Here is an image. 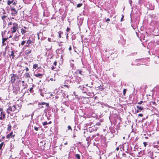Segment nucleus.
Wrapping results in <instances>:
<instances>
[{"mask_svg": "<svg viewBox=\"0 0 159 159\" xmlns=\"http://www.w3.org/2000/svg\"><path fill=\"white\" fill-rule=\"evenodd\" d=\"M116 150L117 151L119 150V148L118 147H117L116 148Z\"/></svg>", "mask_w": 159, "mask_h": 159, "instance_id": "obj_53", "label": "nucleus"}, {"mask_svg": "<svg viewBox=\"0 0 159 159\" xmlns=\"http://www.w3.org/2000/svg\"><path fill=\"white\" fill-rule=\"evenodd\" d=\"M38 39H39V36H38Z\"/></svg>", "mask_w": 159, "mask_h": 159, "instance_id": "obj_64", "label": "nucleus"}, {"mask_svg": "<svg viewBox=\"0 0 159 159\" xmlns=\"http://www.w3.org/2000/svg\"><path fill=\"white\" fill-rule=\"evenodd\" d=\"M16 75L13 74L11 76V83H13L15 82L16 80Z\"/></svg>", "mask_w": 159, "mask_h": 159, "instance_id": "obj_6", "label": "nucleus"}, {"mask_svg": "<svg viewBox=\"0 0 159 159\" xmlns=\"http://www.w3.org/2000/svg\"><path fill=\"white\" fill-rule=\"evenodd\" d=\"M61 33L60 32L59 33V37L60 38H61Z\"/></svg>", "mask_w": 159, "mask_h": 159, "instance_id": "obj_42", "label": "nucleus"}, {"mask_svg": "<svg viewBox=\"0 0 159 159\" xmlns=\"http://www.w3.org/2000/svg\"><path fill=\"white\" fill-rule=\"evenodd\" d=\"M11 11H12L11 14L13 16H15L17 14V12L16 10L15 9V8H11Z\"/></svg>", "mask_w": 159, "mask_h": 159, "instance_id": "obj_7", "label": "nucleus"}, {"mask_svg": "<svg viewBox=\"0 0 159 159\" xmlns=\"http://www.w3.org/2000/svg\"><path fill=\"white\" fill-rule=\"evenodd\" d=\"M50 95H51V96H52V94H50Z\"/></svg>", "mask_w": 159, "mask_h": 159, "instance_id": "obj_61", "label": "nucleus"}, {"mask_svg": "<svg viewBox=\"0 0 159 159\" xmlns=\"http://www.w3.org/2000/svg\"><path fill=\"white\" fill-rule=\"evenodd\" d=\"M2 108H0V112L2 111Z\"/></svg>", "mask_w": 159, "mask_h": 159, "instance_id": "obj_50", "label": "nucleus"}, {"mask_svg": "<svg viewBox=\"0 0 159 159\" xmlns=\"http://www.w3.org/2000/svg\"><path fill=\"white\" fill-rule=\"evenodd\" d=\"M7 39V38H3L2 39V43L4 44V42Z\"/></svg>", "mask_w": 159, "mask_h": 159, "instance_id": "obj_23", "label": "nucleus"}, {"mask_svg": "<svg viewBox=\"0 0 159 159\" xmlns=\"http://www.w3.org/2000/svg\"><path fill=\"white\" fill-rule=\"evenodd\" d=\"M62 57V55L61 56V58Z\"/></svg>", "mask_w": 159, "mask_h": 159, "instance_id": "obj_63", "label": "nucleus"}, {"mask_svg": "<svg viewBox=\"0 0 159 159\" xmlns=\"http://www.w3.org/2000/svg\"><path fill=\"white\" fill-rule=\"evenodd\" d=\"M1 115L2 116H3V118H5V114L3 112V111H1Z\"/></svg>", "mask_w": 159, "mask_h": 159, "instance_id": "obj_17", "label": "nucleus"}, {"mask_svg": "<svg viewBox=\"0 0 159 159\" xmlns=\"http://www.w3.org/2000/svg\"><path fill=\"white\" fill-rule=\"evenodd\" d=\"M68 130L71 129L72 130L71 127L69 125L68 126Z\"/></svg>", "mask_w": 159, "mask_h": 159, "instance_id": "obj_37", "label": "nucleus"}, {"mask_svg": "<svg viewBox=\"0 0 159 159\" xmlns=\"http://www.w3.org/2000/svg\"><path fill=\"white\" fill-rule=\"evenodd\" d=\"M25 78H28L30 77V75L29 73H26L25 74Z\"/></svg>", "mask_w": 159, "mask_h": 159, "instance_id": "obj_12", "label": "nucleus"}, {"mask_svg": "<svg viewBox=\"0 0 159 159\" xmlns=\"http://www.w3.org/2000/svg\"><path fill=\"white\" fill-rule=\"evenodd\" d=\"M33 88H32V87H31L30 88V89L29 90V91L30 93L32 92V91L33 90Z\"/></svg>", "mask_w": 159, "mask_h": 159, "instance_id": "obj_34", "label": "nucleus"}, {"mask_svg": "<svg viewBox=\"0 0 159 159\" xmlns=\"http://www.w3.org/2000/svg\"><path fill=\"white\" fill-rule=\"evenodd\" d=\"M55 69V67L54 66H52V70H54Z\"/></svg>", "mask_w": 159, "mask_h": 159, "instance_id": "obj_48", "label": "nucleus"}, {"mask_svg": "<svg viewBox=\"0 0 159 159\" xmlns=\"http://www.w3.org/2000/svg\"><path fill=\"white\" fill-rule=\"evenodd\" d=\"M82 5V3H79L77 5V7H80Z\"/></svg>", "mask_w": 159, "mask_h": 159, "instance_id": "obj_26", "label": "nucleus"}, {"mask_svg": "<svg viewBox=\"0 0 159 159\" xmlns=\"http://www.w3.org/2000/svg\"><path fill=\"white\" fill-rule=\"evenodd\" d=\"M34 130H35L36 131H38V129L39 128L36 127V126H34Z\"/></svg>", "mask_w": 159, "mask_h": 159, "instance_id": "obj_29", "label": "nucleus"}, {"mask_svg": "<svg viewBox=\"0 0 159 159\" xmlns=\"http://www.w3.org/2000/svg\"><path fill=\"white\" fill-rule=\"evenodd\" d=\"M57 62L56 61H55L53 63V64L55 66H56L57 65Z\"/></svg>", "mask_w": 159, "mask_h": 159, "instance_id": "obj_40", "label": "nucleus"}, {"mask_svg": "<svg viewBox=\"0 0 159 159\" xmlns=\"http://www.w3.org/2000/svg\"><path fill=\"white\" fill-rule=\"evenodd\" d=\"M138 116H139L142 117V116H143V114H139V115H138Z\"/></svg>", "mask_w": 159, "mask_h": 159, "instance_id": "obj_38", "label": "nucleus"}, {"mask_svg": "<svg viewBox=\"0 0 159 159\" xmlns=\"http://www.w3.org/2000/svg\"><path fill=\"white\" fill-rule=\"evenodd\" d=\"M34 75L37 77H39L40 78H41L43 76V75L41 74L38 73L37 74H34Z\"/></svg>", "mask_w": 159, "mask_h": 159, "instance_id": "obj_9", "label": "nucleus"}, {"mask_svg": "<svg viewBox=\"0 0 159 159\" xmlns=\"http://www.w3.org/2000/svg\"><path fill=\"white\" fill-rule=\"evenodd\" d=\"M71 49H72L71 47V46H70V47H69V51H70L71 50Z\"/></svg>", "mask_w": 159, "mask_h": 159, "instance_id": "obj_45", "label": "nucleus"}, {"mask_svg": "<svg viewBox=\"0 0 159 159\" xmlns=\"http://www.w3.org/2000/svg\"><path fill=\"white\" fill-rule=\"evenodd\" d=\"M51 121H50L48 123V124H50L51 123Z\"/></svg>", "mask_w": 159, "mask_h": 159, "instance_id": "obj_62", "label": "nucleus"}, {"mask_svg": "<svg viewBox=\"0 0 159 159\" xmlns=\"http://www.w3.org/2000/svg\"><path fill=\"white\" fill-rule=\"evenodd\" d=\"M126 89H123V94L124 95H125L126 93Z\"/></svg>", "mask_w": 159, "mask_h": 159, "instance_id": "obj_27", "label": "nucleus"}, {"mask_svg": "<svg viewBox=\"0 0 159 159\" xmlns=\"http://www.w3.org/2000/svg\"><path fill=\"white\" fill-rule=\"evenodd\" d=\"M39 105H42V106L41 107V108H43L44 107L43 106H45L46 107H48L49 106V103H45V102H39L38 103Z\"/></svg>", "mask_w": 159, "mask_h": 159, "instance_id": "obj_4", "label": "nucleus"}, {"mask_svg": "<svg viewBox=\"0 0 159 159\" xmlns=\"http://www.w3.org/2000/svg\"><path fill=\"white\" fill-rule=\"evenodd\" d=\"M7 17V16L6 15H3L1 17L2 19V20L3 23H4L5 22H6L5 21V19Z\"/></svg>", "mask_w": 159, "mask_h": 159, "instance_id": "obj_13", "label": "nucleus"}, {"mask_svg": "<svg viewBox=\"0 0 159 159\" xmlns=\"http://www.w3.org/2000/svg\"><path fill=\"white\" fill-rule=\"evenodd\" d=\"M23 88L25 89V84H24V83L23 84Z\"/></svg>", "mask_w": 159, "mask_h": 159, "instance_id": "obj_51", "label": "nucleus"}, {"mask_svg": "<svg viewBox=\"0 0 159 159\" xmlns=\"http://www.w3.org/2000/svg\"><path fill=\"white\" fill-rule=\"evenodd\" d=\"M24 28H25V29H27L26 27H25V26H24Z\"/></svg>", "mask_w": 159, "mask_h": 159, "instance_id": "obj_57", "label": "nucleus"}, {"mask_svg": "<svg viewBox=\"0 0 159 159\" xmlns=\"http://www.w3.org/2000/svg\"><path fill=\"white\" fill-rule=\"evenodd\" d=\"M11 125L8 126V128H7V130L9 131H10L11 130Z\"/></svg>", "mask_w": 159, "mask_h": 159, "instance_id": "obj_25", "label": "nucleus"}, {"mask_svg": "<svg viewBox=\"0 0 159 159\" xmlns=\"http://www.w3.org/2000/svg\"><path fill=\"white\" fill-rule=\"evenodd\" d=\"M33 43L32 41L30 39H29L26 42V43L28 44L27 46L28 47H30V44Z\"/></svg>", "mask_w": 159, "mask_h": 159, "instance_id": "obj_10", "label": "nucleus"}, {"mask_svg": "<svg viewBox=\"0 0 159 159\" xmlns=\"http://www.w3.org/2000/svg\"><path fill=\"white\" fill-rule=\"evenodd\" d=\"M19 108V106L17 105H13L12 106H10L7 110V112L8 113H10L11 112H14L16 111V112L19 111V110L17 109Z\"/></svg>", "mask_w": 159, "mask_h": 159, "instance_id": "obj_2", "label": "nucleus"}, {"mask_svg": "<svg viewBox=\"0 0 159 159\" xmlns=\"http://www.w3.org/2000/svg\"><path fill=\"white\" fill-rule=\"evenodd\" d=\"M75 156L77 159H80V154H76Z\"/></svg>", "mask_w": 159, "mask_h": 159, "instance_id": "obj_19", "label": "nucleus"}, {"mask_svg": "<svg viewBox=\"0 0 159 159\" xmlns=\"http://www.w3.org/2000/svg\"><path fill=\"white\" fill-rule=\"evenodd\" d=\"M31 52V50H27L25 51V54H29Z\"/></svg>", "mask_w": 159, "mask_h": 159, "instance_id": "obj_20", "label": "nucleus"}, {"mask_svg": "<svg viewBox=\"0 0 159 159\" xmlns=\"http://www.w3.org/2000/svg\"><path fill=\"white\" fill-rule=\"evenodd\" d=\"M4 143L2 142L0 144V150H1L2 149V148L3 146Z\"/></svg>", "mask_w": 159, "mask_h": 159, "instance_id": "obj_24", "label": "nucleus"}, {"mask_svg": "<svg viewBox=\"0 0 159 159\" xmlns=\"http://www.w3.org/2000/svg\"><path fill=\"white\" fill-rule=\"evenodd\" d=\"M81 70H79L78 71V73L80 74H81Z\"/></svg>", "mask_w": 159, "mask_h": 159, "instance_id": "obj_43", "label": "nucleus"}, {"mask_svg": "<svg viewBox=\"0 0 159 159\" xmlns=\"http://www.w3.org/2000/svg\"><path fill=\"white\" fill-rule=\"evenodd\" d=\"M38 67V64H34L33 65V68L34 69H36Z\"/></svg>", "mask_w": 159, "mask_h": 159, "instance_id": "obj_21", "label": "nucleus"}, {"mask_svg": "<svg viewBox=\"0 0 159 159\" xmlns=\"http://www.w3.org/2000/svg\"><path fill=\"white\" fill-rule=\"evenodd\" d=\"M25 70H26V71H28L29 70V69H28V68L27 67H26V68Z\"/></svg>", "mask_w": 159, "mask_h": 159, "instance_id": "obj_44", "label": "nucleus"}, {"mask_svg": "<svg viewBox=\"0 0 159 159\" xmlns=\"http://www.w3.org/2000/svg\"><path fill=\"white\" fill-rule=\"evenodd\" d=\"M106 21H110V19L109 18H107L106 20Z\"/></svg>", "mask_w": 159, "mask_h": 159, "instance_id": "obj_47", "label": "nucleus"}, {"mask_svg": "<svg viewBox=\"0 0 159 159\" xmlns=\"http://www.w3.org/2000/svg\"><path fill=\"white\" fill-rule=\"evenodd\" d=\"M41 96H43V94H41Z\"/></svg>", "mask_w": 159, "mask_h": 159, "instance_id": "obj_59", "label": "nucleus"}, {"mask_svg": "<svg viewBox=\"0 0 159 159\" xmlns=\"http://www.w3.org/2000/svg\"><path fill=\"white\" fill-rule=\"evenodd\" d=\"M25 43V41H23L21 43V45L23 46Z\"/></svg>", "mask_w": 159, "mask_h": 159, "instance_id": "obj_28", "label": "nucleus"}, {"mask_svg": "<svg viewBox=\"0 0 159 159\" xmlns=\"http://www.w3.org/2000/svg\"><path fill=\"white\" fill-rule=\"evenodd\" d=\"M67 144V143L66 142L64 144H65V145H66Z\"/></svg>", "mask_w": 159, "mask_h": 159, "instance_id": "obj_60", "label": "nucleus"}, {"mask_svg": "<svg viewBox=\"0 0 159 159\" xmlns=\"http://www.w3.org/2000/svg\"><path fill=\"white\" fill-rule=\"evenodd\" d=\"M22 82L23 83V84H24V83H25V81H22Z\"/></svg>", "mask_w": 159, "mask_h": 159, "instance_id": "obj_55", "label": "nucleus"}, {"mask_svg": "<svg viewBox=\"0 0 159 159\" xmlns=\"http://www.w3.org/2000/svg\"><path fill=\"white\" fill-rule=\"evenodd\" d=\"M136 107L138 109L137 110H136L135 112L136 113H138L139 112H140L141 111L143 110V107H142L141 106H137Z\"/></svg>", "mask_w": 159, "mask_h": 159, "instance_id": "obj_5", "label": "nucleus"}, {"mask_svg": "<svg viewBox=\"0 0 159 159\" xmlns=\"http://www.w3.org/2000/svg\"><path fill=\"white\" fill-rule=\"evenodd\" d=\"M3 119V117H2V116L0 117V119L1 120H2Z\"/></svg>", "mask_w": 159, "mask_h": 159, "instance_id": "obj_49", "label": "nucleus"}, {"mask_svg": "<svg viewBox=\"0 0 159 159\" xmlns=\"http://www.w3.org/2000/svg\"><path fill=\"white\" fill-rule=\"evenodd\" d=\"M12 37V35H11V36H9V38H11V37Z\"/></svg>", "mask_w": 159, "mask_h": 159, "instance_id": "obj_56", "label": "nucleus"}, {"mask_svg": "<svg viewBox=\"0 0 159 159\" xmlns=\"http://www.w3.org/2000/svg\"><path fill=\"white\" fill-rule=\"evenodd\" d=\"M100 124H101L100 123L98 122H97V123H96V124L95 125H96L99 126L100 125Z\"/></svg>", "mask_w": 159, "mask_h": 159, "instance_id": "obj_31", "label": "nucleus"}, {"mask_svg": "<svg viewBox=\"0 0 159 159\" xmlns=\"http://www.w3.org/2000/svg\"><path fill=\"white\" fill-rule=\"evenodd\" d=\"M68 33H67V35H66V38H68Z\"/></svg>", "mask_w": 159, "mask_h": 159, "instance_id": "obj_52", "label": "nucleus"}, {"mask_svg": "<svg viewBox=\"0 0 159 159\" xmlns=\"http://www.w3.org/2000/svg\"><path fill=\"white\" fill-rule=\"evenodd\" d=\"M8 27L12 29L11 33H15L18 29V24L16 23L10 22L8 24Z\"/></svg>", "mask_w": 159, "mask_h": 159, "instance_id": "obj_1", "label": "nucleus"}, {"mask_svg": "<svg viewBox=\"0 0 159 159\" xmlns=\"http://www.w3.org/2000/svg\"><path fill=\"white\" fill-rule=\"evenodd\" d=\"M79 87H80V89L83 91L82 92L83 93H85V89H86V88H84V87L80 86Z\"/></svg>", "mask_w": 159, "mask_h": 159, "instance_id": "obj_14", "label": "nucleus"}, {"mask_svg": "<svg viewBox=\"0 0 159 159\" xmlns=\"http://www.w3.org/2000/svg\"><path fill=\"white\" fill-rule=\"evenodd\" d=\"M21 34H24L26 32V30H24L23 28H21Z\"/></svg>", "mask_w": 159, "mask_h": 159, "instance_id": "obj_18", "label": "nucleus"}, {"mask_svg": "<svg viewBox=\"0 0 159 159\" xmlns=\"http://www.w3.org/2000/svg\"><path fill=\"white\" fill-rule=\"evenodd\" d=\"M70 30V28L67 27L66 30V31L67 32H69Z\"/></svg>", "mask_w": 159, "mask_h": 159, "instance_id": "obj_35", "label": "nucleus"}, {"mask_svg": "<svg viewBox=\"0 0 159 159\" xmlns=\"http://www.w3.org/2000/svg\"><path fill=\"white\" fill-rule=\"evenodd\" d=\"M125 139V137H123V139Z\"/></svg>", "mask_w": 159, "mask_h": 159, "instance_id": "obj_58", "label": "nucleus"}, {"mask_svg": "<svg viewBox=\"0 0 159 159\" xmlns=\"http://www.w3.org/2000/svg\"><path fill=\"white\" fill-rule=\"evenodd\" d=\"M143 144L145 147H146V146L147 145V144L146 142H144L143 143Z\"/></svg>", "mask_w": 159, "mask_h": 159, "instance_id": "obj_32", "label": "nucleus"}, {"mask_svg": "<svg viewBox=\"0 0 159 159\" xmlns=\"http://www.w3.org/2000/svg\"><path fill=\"white\" fill-rule=\"evenodd\" d=\"M13 132H11L9 134L7 135L6 137L7 139L10 138V137L12 138L14 137L15 136V135H13Z\"/></svg>", "mask_w": 159, "mask_h": 159, "instance_id": "obj_8", "label": "nucleus"}, {"mask_svg": "<svg viewBox=\"0 0 159 159\" xmlns=\"http://www.w3.org/2000/svg\"><path fill=\"white\" fill-rule=\"evenodd\" d=\"M14 0H8L7 2V5H10L11 3L13 2Z\"/></svg>", "mask_w": 159, "mask_h": 159, "instance_id": "obj_15", "label": "nucleus"}, {"mask_svg": "<svg viewBox=\"0 0 159 159\" xmlns=\"http://www.w3.org/2000/svg\"><path fill=\"white\" fill-rule=\"evenodd\" d=\"M50 80H51V81H55V80H54L53 78H50Z\"/></svg>", "mask_w": 159, "mask_h": 159, "instance_id": "obj_41", "label": "nucleus"}, {"mask_svg": "<svg viewBox=\"0 0 159 159\" xmlns=\"http://www.w3.org/2000/svg\"><path fill=\"white\" fill-rule=\"evenodd\" d=\"M16 3H15V2L13 3V4L14 5H16Z\"/></svg>", "mask_w": 159, "mask_h": 159, "instance_id": "obj_54", "label": "nucleus"}, {"mask_svg": "<svg viewBox=\"0 0 159 159\" xmlns=\"http://www.w3.org/2000/svg\"><path fill=\"white\" fill-rule=\"evenodd\" d=\"M48 124V123H47V122H43V125L44 126Z\"/></svg>", "mask_w": 159, "mask_h": 159, "instance_id": "obj_30", "label": "nucleus"}, {"mask_svg": "<svg viewBox=\"0 0 159 159\" xmlns=\"http://www.w3.org/2000/svg\"><path fill=\"white\" fill-rule=\"evenodd\" d=\"M143 103V102L142 101H141L139 102H138V103L139 104H141Z\"/></svg>", "mask_w": 159, "mask_h": 159, "instance_id": "obj_36", "label": "nucleus"}, {"mask_svg": "<svg viewBox=\"0 0 159 159\" xmlns=\"http://www.w3.org/2000/svg\"><path fill=\"white\" fill-rule=\"evenodd\" d=\"M75 80L78 83H80L81 81V79L80 77H76Z\"/></svg>", "mask_w": 159, "mask_h": 159, "instance_id": "obj_11", "label": "nucleus"}, {"mask_svg": "<svg viewBox=\"0 0 159 159\" xmlns=\"http://www.w3.org/2000/svg\"><path fill=\"white\" fill-rule=\"evenodd\" d=\"M124 18V16L122 15V16L121 20H120V21H122Z\"/></svg>", "mask_w": 159, "mask_h": 159, "instance_id": "obj_39", "label": "nucleus"}, {"mask_svg": "<svg viewBox=\"0 0 159 159\" xmlns=\"http://www.w3.org/2000/svg\"><path fill=\"white\" fill-rule=\"evenodd\" d=\"M10 56H12V58H14L15 56L14 55V51H12L11 52V54L10 55Z\"/></svg>", "mask_w": 159, "mask_h": 159, "instance_id": "obj_16", "label": "nucleus"}, {"mask_svg": "<svg viewBox=\"0 0 159 159\" xmlns=\"http://www.w3.org/2000/svg\"><path fill=\"white\" fill-rule=\"evenodd\" d=\"M73 65H74V64H72V63L70 64V66L71 67H72V69H73Z\"/></svg>", "mask_w": 159, "mask_h": 159, "instance_id": "obj_46", "label": "nucleus"}, {"mask_svg": "<svg viewBox=\"0 0 159 159\" xmlns=\"http://www.w3.org/2000/svg\"><path fill=\"white\" fill-rule=\"evenodd\" d=\"M69 86H70L69 85H66V84H64V85H63V87H66L68 88H69Z\"/></svg>", "mask_w": 159, "mask_h": 159, "instance_id": "obj_33", "label": "nucleus"}, {"mask_svg": "<svg viewBox=\"0 0 159 159\" xmlns=\"http://www.w3.org/2000/svg\"><path fill=\"white\" fill-rule=\"evenodd\" d=\"M150 104L151 105H155V106H156V103L154 101H152V102H150Z\"/></svg>", "mask_w": 159, "mask_h": 159, "instance_id": "obj_22", "label": "nucleus"}, {"mask_svg": "<svg viewBox=\"0 0 159 159\" xmlns=\"http://www.w3.org/2000/svg\"><path fill=\"white\" fill-rule=\"evenodd\" d=\"M20 36V34L19 33H16L15 34V35L14 37L12 39L13 40H15L16 41H18L19 39V36Z\"/></svg>", "mask_w": 159, "mask_h": 159, "instance_id": "obj_3", "label": "nucleus"}]
</instances>
